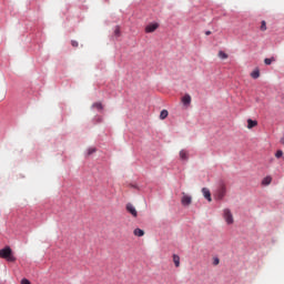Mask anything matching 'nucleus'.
<instances>
[{
  "label": "nucleus",
  "instance_id": "obj_2",
  "mask_svg": "<svg viewBox=\"0 0 284 284\" xmlns=\"http://www.w3.org/2000/svg\"><path fill=\"white\" fill-rule=\"evenodd\" d=\"M225 194H227V186L222 182L215 191V199H217V201H223V199H225Z\"/></svg>",
  "mask_w": 284,
  "mask_h": 284
},
{
  "label": "nucleus",
  "instance_id": "obj_4",
  "mask_svg": "<svg viewBox=\"0 0 284 284\" xmlns=\"http://www.w3.org/2000/svg\"><path fill=\"white\" fill-rule=\"evenodd\" d=\"M181 203H182V205H184V206L192 205V196H190V195L183 193V196H182V199H181Z\"/></svg>",
  "mask_w": 284,
  "mask_h": 284
},
{
  "label": "nucleus",
  "instance_id": "obj_1",
  "mask_svg": "<svg viewBox=\"0 0 284 284\" xmlns=\"http://www.w3.org/2000/svg\"><path fill=\"white\" fill-rule=\"evenodd\" d=\"M0 258H4L9 263H14V261H17V257L12 254V248H10V246H6L0 250Z\"/></svg>",
  "mask_w": 284,
  "mask_h": 284
},
{
  "label": "nucleus",
  "instance_id": "obj_5",
  "mask_svg": "<svg viewBox=\"0 0 284 284\" xmlns=\"http://www.w3.org/2000/svg\"><path fill=\"white\" fill-rule=\"evenodd\" d=\"M159 29V23H151L149 26L145 27V32L148 34L155 32Z\"/></svg>",
  "mask_w": 284,
  "mask_h": 284
},
{
  "label": "nucleus",
  "instance_id": "obj_8",
  "mask_svg": "<svg viewBox=\"0 0 284 284\" xmlns=\"http://www.w3.org/2000/svg\"><path fill=\"white\" fill-rule=\"evenodd\" d=\"M182 103L183 105H190V103H192V97L190 94H185L184 97H182Z\"/></svg>",
  "mask_w": 284,
  "mask_h": 284
},
{
  "label": "nucleus",
  "instance_id": "obj_18",
  "mask_svg": "<svg viewBox=\"0 0 284 284\" xmlns=\"http://www.w3.org/2000/svg\"><path fill=\"white\" fill-rule=\"evenodd\" d=\"M93 108H95L97 110H103V104L101 102H95L93 103Z\"/></svg>",
  "mask_w": 284,
  "mask_h": 284
},
{
  "label": "nucleus",
  "instance_id": "obj_6",
  "mask_svg": "<svg viewBox=\"0 0 284 284\" xmlns=\"http://www.w3.org/2000/svg\"><path fill=\"white\" fill-rule=\"evenodd\" d=\"M202 194H203L204 199H206V201H209V203H212V193L210 192V189L203 187Z\"/></svg>",
  "mask_w": 284,
  "mask_h": 284
},
{
  "label": "nucleus",
  "instance_id": "obj_7",
  "mask_svg": "<svg viewBox=\"0 0 284 284\" xmlns=\"http://www.w3.org/2000/svg\"><path fill=\"white\" fill-rule=\"evenodd\" d=\"M126 211L132 214V216L138 217L139 213L136 212V207L132 204H126Z\"/></svg>",
  "mask_w": 284,
  "mask_h": 284
},
{
  "label": "nucleus",
  "instance_id": "obj_21",
  "mask_svg": "<svg viewBox=\"0 0 284 284\" xmlns=\"http://www.w3.org/2000/svg\"><path fill=\"white\" fill-rule=\"evenodd\" d=\"M94 152H97L95 148H91L88 150V155L90 156L91 154H94Z\"/></svg>",
  "mask_w": 284,
  "mask_h": 284
},
{
  "label": "nucleus",
  "instance_id": "obj_19",
  "mask_svg": "<svg viewBox=\"0 0 284 284\" xmlns=\"http://www.w3.org/2000/svg\"><path fill=\"white\" fill-rule=\"evenodd\" d=\"M114 34L116 36V37H121V27H115V30H114Z\"/></svg>",
  "mask_w": 284,
  "mask_h": 284
},
{
  "label": "nucleus",
  "instance_id": "obj_27",
  "mask_svg": "<svg viewBox=\"0 0 284 284\" xmlns=\"http://www.w3.org/2000/svg\"><path fill=\"white\" fill-rule=\"evenodd\" d=\"M281 143L284 145V138L281 139Z\"/></svg>",
  "mask_w": 284,
  "mask_h": 284
},
{
  "label": "nucleus",
  "instance_id": "obj_14",
  "mask_svg": "<svg viewBox=\"0 0 284 284\" xmlns=\"http://www.w3.org/2000/svg\"><path fill=\"white\" fill-rule=\"evenodd\" d=\"M168 114H169L168 110H162L161 113H160V119L162 121L168 119Z\"/></svg>",
  "mask_w": 284,
  "mask_h": 284
},
{
  "label": "nucleus",
  "instance_id": "obj_16",
  "mask_svg": "<svg viewBox=\"0 0 284 284\" xmlns=\"http://www.w3.org/2000/svg\"><path fill=\"white\" fill-rule=\"evenodd\" d=\"M252 79H258L261 77V72L258 70H255L251 73Z\"/></svg>",
  "mask_w": 284,
  "mask_h": 284
},
{
  "label": "nucleus",
  "instance_id": "obj_24",
  "mask_svg": "<svg viewBox=\"0 0 284 284\" xmlns=\"http://www.w3.org/2000/svg\"><path fill=\"white\" fill-rule=\"evenodd\" d=\"M21 284H32V283H30L28 278H22Z\"/></svg>",
  "mask_w": 284,
  "mask_h": 284
},
{
  "label": "nucleus",
  "instance_id": "obj_13",
  "mask_svg": "<svg viewBox=\"0 0 284 284\" xmlns=\"http://www.w3.org/2000/svg\"><path fill=\"white\" fill-rule=\"evenodd\" d=\"M272 183V176L267 175L262 180V185H270Z\"/></svg>",
  "mask_w": 284,
  "mask_h": 284
},
{
  "label": "nucleus",
  "instance_id": "obj_17",
  "mask_svg": "<svg viewBox=\"0 0 284 284\" xmlns=\"http://www.w3.org/2000/svg\"><path fill=\"white\" fill-rule=\"evenodd\" d=\"M217 57H219L220 59L225 60V59H227L229 55H227V53H225V52H223V51H219Z\"/></svg>",
  "mask_w": 284,
  "mask_h": 284
},
{
  "label": "nucleus",
  "instance_id": "obj_11",
  "mask_svg": "<svg viewBox=\"0 0 284 284\" xmlns=\"http://www.w3.org/2000/svg\"><path fill=\"white\" fill-rule=\"evenodd\" d=\"M180 159H181L182 161H187V159H189V156H187V151L181 150V151H180Z\"/></svg>",
  "mask_w": 284,
  "mask_h": 284
},
{
  "label": "nucleus",
  "instance_id": "obj_26",
  "mask_svg": "<svg viewBox=\"0 0 284 284\" xmlns=\"http://www.w3.org/2000/svg\"><path fill=\"white\" fill-rule=\"evenodd\" d=\"M205 34L206 37H210V34H212V31H206Z\"/></svg>",
  "mask_w": 284,
  "mask_h": 284
},
{
  "label": "nucleus",
  "instance_id": "obj_23",
  "mask_svg": "<svg viewBox=\"0 0 284 284\" xmlns=\"http://www.w3.org/2000/svg\"><path fill=\"white\" fill-rule=\"evenodd\" d=\"M275 156H276V159H281V156H283V151L278 150V151L275 153Z\"/></svg>",
  "mask_w": 284,
  "mask_h": 284
},
{
  "label": "nucleus",
  "instance_id": "obj_3",
  "mask_svg": "<svg viewBox=\"0 0 284 284\" xmlns=\"http://www.w3.org/2000/svg\"><path fill=\"white\" fill-rule=\"evenodd\" d=\"M223 219L226 225H234V215L232 214V211L230 209L223 210Z\"/></svg>",
  "mask_w": 284,
  "mask_h": 284
},
{
  "label": "nucleus",
  "instance_id": "obj_10",
  "mask_svg": "<svg viewBox=\"0 0 284 284\" xmlns=\"http://www.w3.org/2000/svg\"><path fill=\"white\" fill-rule=\"evenodd\" d=\"M173 263L175 267H181V257L176 254H173Z\"/></svg>",
  "mask_w": 284,
  "mask_h": 284
},
{
  "label": "nucleus",
  "instance_id": "obj_12",
  "mask_svg": "<svg viewBox=\"0 0 284 284\" xmlns=\"http://www.w3.org/2000/svg\"><path fill=\"white\" fill-rule=\"evenodd\" d=\"M134 236H144L145 235V231L141 230V229H135L133 231Z\"/></svg>",
  "mask_w": 284,
  "mask_h": 284
},
{
  "label": "nucleus",
  "instance_id": "obj_15",
  "mask_svg": "<svg viewBox=\"0 0 284 284\" xmlns=\"http://www.w3.org/2000/svg\"><path fill=\"white\" fill-rule=\"evenodd\" d=\"M273 61H276V59H274V58H266V59H264L265 65H272Z\"/></svg>",
  "mask_w": 284,
  "mask_h": 284
},
{
  "label": "nucleus",
  "instance_id": "obj_9",
  "mask_svg": "<svg viewBox=\"0 0 284 284\" xmlns=\"http://www.w3.org/2000/svg\"><path fill=\"white\" fill-rule=\"evenodd\" d=\"M258 125V122L256 120L248 119L247 120V129L252 130V128H256Z\"/></svg>",
  "mask_w": 284,
  "mask_h": 284
},
{
  "label": "nucleus",
  "instance_id": "obj_22",
  "mask_svg": "<svg viewBox=\"0 0 284 284\" xmlns=\"http://www.w3.org/2000/svg\"><path fill=\"white\" fill-rule=\"evenodd\" d=\"M71 45H72L73 48H79V42H78L77 40H72V41H71Z\"/></svg>",
  "mask_w": 284,
  "mask_h": 284
},
{
  "label": "nucleus",
  "instance_id": "obj_25",
  "mask_svg": "<svg viewBox=\"0 0 284 284\" xmlns=\"http://www.w3.org/2000/svg\"><path fill=\"white\" fill-rule=\"evenodd\" d=\"M219 263H221V261L219 260V257L214 258L213 265H219Z\"/></svg>",
  "mask_w": 284,
  "mask_h": 284
},
{
  "label": "nucleus",
  "instance_id": "obj_20",
  "mask_svg": "<svg viewBox=\"0 0 284 284\" xmlns=\"http://www.w3.org/2000/svg\"><path fill=\"white\" fill-rule=\"evenodd\" d=\"M261 30L262 32H265V30H267V23L265 21H262Z\"/></svg>",
  "mask_w": 284,
  "mask_h": 284
}]
</instances>
